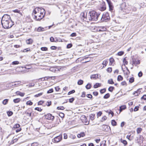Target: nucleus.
I'll list each match as a JSON object with an SVG mask.
<instances>
[{
	"mask_svg": "<svg viewBox=\"0 0 146 146\" xmlns=\"http://www.w3.org/2000/svg\"><path fill=\"white\" fill-rule=\"evenodd\" d=\"M109 61H110V62L111 63V64L114 62V60L113 58H111L109 59Z\"/></svg>",
	"mask_w": 146,
	"mask_h": 146,
	"instance_id": "45",
	"label": "nucleus"
},
{
	"mask_svg": "<svg viewBox=\"0 0 146 146\" xmlns=\"http://www.w3.org/2000/svg\"><path fill=\"white\" fill-rule=\"evenodd\" d=\"M88 14L87 13H82L81 15L83 17V20L88 22V20L87 19Z\"/></svg>",
	"mask_w": 146,
	"mask_h": 146,
	"instance_id": "8",
	"label": "nucleus"
},
{
	"mask_svg": "<svg viewBox=\"0 0 146 146\" xmlns=\"http://www.w3.org/2000/svg\"><path fill=\"white\" fill-rule=\"evenodd\" d=\"M108 83L110 84H114V82L112 79H110L108 80Z\"/></svg>",
	"mask_w": 146,
	"mask_h": 146,
	"instance_id": "27",
	"label": "nucleus"
},
{
	"mask_svg": "<svg viewBox=\"0 0 146 146\" xmlns=\"http://www.w3.org/2000/svg\"><path fill=\"white\" fill-rule=\"evenodd\" d=\"M101 86V84L100 83H96L95 84L94 86V88H97L98 87H100Z\"/></svg>",
	"mask_w": 146,
	"mask_h": 146,
	"instance_id": "25",
	"label": "nucleus"
},
{
	"mask_svg": "<svg viewBox=\"0 0 146 146\" xmlns=\"http://www.w3.org/2000/svg\"><path fill=\"white\" fill-rule=\"evenodd\" d=\"M114 89V87L113 86H110L108 88V90L109 91L112 92Z\"/></svg>",
	"mask_w": 146,
	"mask_h": 146,
	"instance_id": "31",
	"label": "nucleus"
},
{
	"mask_svg": "<svg viewBox=\"0 0 146 146\" xmlns=\"http://www.w3.org/2000/svg\"><path fill=\"white\" fill-rule=\"evenodd\" d=\"M111 124L113 126H115L117 125V122L114 120L111 121Z\"/></svg>",
	"mask_w": 146,
	"mask_h": 146,
	"instance_id": "26",
	"label": "nucleus"
},
{
	"mask_svg": "<svg viewBox=\"0 0 146 146\" xmlns=\"http://www.w3.org/2000/svg\"><path fill=\"white\" fill-rule=\"evenodd\" d=\"M9 99H5L2 102V104L4 105H6L9 101Z\"/></svg>",
	"mask_w": 146,
	"mask_h": 146,
	"instance_id": "23",
	"label": "nucleus"
},
{
	"mask_svg": "<svg viewBox=\"0 0 146 146\" xmlns=\"http://www.w3.org/2000/svg\"><path fill=\"white\" fill-rule=\"evenodd\" d=\"M141 99H143L144 100H146V95H144L141 98Z\"/></svg>",
	"mask_w": 146,
	"mask_h": 146,
	"instance_id": "61",
	"label": "nucleus"
},
{
	"mask_svg": "<svg viewBox=\"0 0 146 146\" xmlns=\"http://www.w3.org/2000/svg\"><path fill=\"white\" fill-rule=\"evenodd\" d=\"M102 127L103 128V130L104 131H107L108 130V127L107 126L105 125H102Z\"/></svg>",
	"mask_w": 146,
	"mask_h": 146,
	"instance_id": "19",
	"label": "nucleus"
},
{
	"mask_svg": "<svg viewBox=\"0 0 146 146\" xmlns=\"http://www.w3.org/2000/svg\"><path fill=\"white\" fill-rule=\"evenodd\" d=\"M1 23L3 27L6 29L11 27L13 25L12 21H3Z\"/></svg>",
	"mask_w": 146,
	"mask_h": 146,
	"instance_id": "2",
	"label": "nucleus"
},
{
	"mask_svg": "<svg viewBox=\"0 0 146 146\" xmlns=\"http://www.w3.org/2000/svg\"><path fill=\"white\" fill-rule=\"evenodd\" d=\"M91 85L90 84L88 83L86 86V88L87 89H89L91 88Z\"/></svg>",
	"mask_w": 146,
	"mask_h": 146,
	"instance_id": "30",
	"label": "nucleus"
},
{
	"mask_svg": "<svg viewBox=\"0 0 146 146\" xmlns=\"http://www.w3.org/2000/svg\"><path fill=\"white\" fill-rule=\"evenodd\" d=\"M11 17L9 15L7 14L4 15L2 17L1 22L3 21H11V20L10 19Z\"/></svg>",
	"mask_w": 146,
	"mask_h": 146,
	"instance_id": "4",
	"label": "nucleus"
},
{
	"mask_svg": "<svg viewBox=\"0 0 146 146\" xmlns=\"http://www.w3.org/2000/svg\"><path fill=\"white\" fill-rule=\"evenodd\" d=\"M121 141L122 143L125 145H126L127 144V142L125 140L121 139Z\"/></svg>",
	"mask_w": 146,
	"mask_h": 146,
	"instance_id": "39",
	"label": "nucleus"
},
{
	"mask_svg": "<svg viewBox=\"0 0 146 146\" xmlns=\"http://www.w3.org/2000/svg\"><path fill=\"white\" fill-rule=\"evenodd\" d=\"M74 100V98H72L69 100V102L70 103H72Z\"/></svg>",
	"mask_w": 146,
	"mask_h": 146,
	"instance_id": "46",
	"label": "nucleus"
},
{
	"mask_svg": "<svg viewBox=\"0 0 146 146\" xmlns=\"http://www.w3.org/2000/svg\"><path fill=\"white\" fill-rule=\"evenodd\" d=\"M126 108L125 105H123L121 106L119 108V111H121L125 109Z\"/></svg>",
	"mask_w": 146,
	"mask_h": 146,
	"instance_id": "20",
	"label": "nucleus"
},
{
	"mask_svg": "<svg viewBox=\"0 0 146 146\" xmlns=\"http://www.w3.org/2000/svg\"><path fill=\"white\" fill-rule=\"evenodd\" d=\"M75 92V90H73L70 92H69L68 93V95H70L71 94H73Z\"/></svg>",
	"mask_w": 146,
	"mask_h": 146,
	"instance_id": "43",
	"label": "nucleus"
},
{
	"mask_svg": "<svg viewBox=\"0 0 146 146\" xmlns=\"http://www.w3.org/2000/svg\"><path fill=\"white\" fill-rule=\"evenodd\" d=\"M41 15H40L39 14H37V15H34V18L36 20L40 21L43 18L41 17Z\"/></svg>",
	"mask_w": 146,
	"mask_h": 146,
	"instance_id": "9",
	"label": "nucleus"
},
{
	"mask_svg": "<svg viewBox=\"0 0 146 146\" xmlns=\"http://www.w3.org/2000/svg\"><path fill=\"white\" fill-rule=\"evenodd\" d=\"M110 96V94L109 93H107L104 96L103 98L104 99L108 98Z\"/></svg>",
	"mask_w": 146,
	"mask_h": 146,
	"instance_id": "29",
	"label": "nucleus"
},
{
	"mask_svg": "<svg viewBox=\"0 0 146 146\" xmlns=\"http://www.w3.org/2000/svg\"><path fill=\"white\" fill-rule=\"evenodd\" d=\"M57 109L58 110H64V108L63 106H61L60 107H58Z\"/></svg>",
	"mask_w": 146,
	"mask_h": 146,
	"instance_id": "41",
	"label": "nucleus"
},
{
	"mask_svg": "<svg viewBox=\"0 0 146 146\" xmlns=\"http://www.w3.org/2000/svg\"><path fill=\"white\" fill-rule=\"evenodd\" d=\"M124 53V52L123 51H120L118 52L117 54L118 56H120L123 55V54Z\"/></svg>",
	"mask_w": 146,
	"mask_h": 146,
	"instance_id": "48",
	"label": "nucleus"
},
{
	"mask_svg": "<svg viewBox=\"0 0 146 146\" xmlns=\"http://www.w3.org/2000/svg\"><path fill=\"white\" fill-rule=\"evenodd\" d=\"M134 80V78L133 77H131L129 79V82L131 83L133 82Z\"/></svg>",
	"mask_w": 146,
	"mask_h": 146,
	"instance_id": "36",
	"label": "nucleus"
},
{
	"mask_svg": "<svg viewBox=\"0 0 146 146\" xmlns=\"http://www.w3.org/2000/svg\"><path fill=\"white\" fill-rule=\"evenodd\" d=\"M117 80L118 81L122 80H123V78L121 75H119L117 77Z\"/></svg>",
	"mask_w": 146,
	"mask_h": 146,
	"instance_id": "28",
	"label": "nucleus"
},
{
	"mask_svg": "<svg viewBox=\"0 0 146 146\" xmlns=\"http://www.w3.org/2000/svg\"><path fill=\"white\" fill-rule=\"evenodd\" d=\"M7 113L9 116H11L13 114V112L11 111H9L7 112Z\"/></svg>",
	"mask_w": 146,
	"mask_h": 146,
	"instance_id": "33",
	"label": "nucleus"
},
{
	"mask_svg": "<svg viewBox=\"0 0 146 146\" xmlns=\"http://www.w3.org/2000/svg\"><path fill=\"white\" fill-rule=\"evenodd\" d=\"M106 30V28L105 27H99L97 29L98 31H104Z\"/></svg>",
	"mask_w": 146,
	"mask_h": 146,
	"instance_id": "10",
	"label": "nucleus"
},
{
	"mask_svg": "<svg viewBox=\"0 0 146 146\" xmlns=\"http://www.w3.org/2000/svg\"><path fill=\"white\" fill-rule=\"evenodd\" d=\"M106 4L104 2H103L102 4V6L100 7V9L101 11H103L106 10Z\"/></svg>",
	"mask_w": 146,
	"mask_h": 146,
	"instance_id": "12",
	"label": "nucleus"
},
{
	"mask_svg": "<svg viewBox=\"0 0 146 146\" xmlns=\"http://www.w3.org/2000/svg\"><path fill=\"white\" fill-rule=\"evenodd\" d=\"M143 75V73L141 71L139 72L138 74V76L139 77H141Z\"/></svg>",
	"mask_w": 146,
	"mask_h": 146,
	"instance_id": "58",
	"label": "nucleus"
},
{
	"mask_svg": "<svg viewBox=\"0 0 146 146\" xmlns=\"http://www.w3.org/2000/svg\"><path fill=\"white\" fill-rule=\"evenodd\" d=\"M33 103L31 101H28L26 102V104L27 105H32Z\"/></svg>",
	"mask_w": 146,
	"mask_h": 146,
	"instance_id": "40",
	"label": "nucleus"
},
{
	"mask_svg": "<svg viewBox=\"0 0 146 146\" xmlns=\"http://www.w3.org/2000/svg\"><path fill=\"white\" fill-rule=\"evenodd\" d=\"M62 139V136L59 135L55 137L53 139H52V141L54 143H57L60 142Z\"/></svg>",
	"mask_w": 146,
	"mask_h": 146,
	"instance_id": "5",
	"label": "nucleus"
},
{
	"mask_svg": "<svg viewBox=\"0 0 146 146\" xmlns=\"http://www.w3.org/2000/svg\"><path fill=\"white\" fill-rule=\"evenodd\" d=\"M20 99L19 98H17L15 99H14L13 100V102L15 103H18L20 101Z\"/></svg>",
	"mask_w": 146,
	"mask_h": 146,
	"instance_id": "24",
	"label": "nucleus"
},
{
	"mask_svg": "<svg viewBox=\"0 0 146 146\" xmlns=\"http://www.w3.org/2000/svg\"><path fill=\"white\" fill-rule=\"evenodd\" d=\"M141 91L140 90V89H138L137 91L134 92L133 93V94L135 95V96H138L139 94H140Z\"/></svg>",
	"mask_w": 146,
	"mask_h": 146,
	"instance_id": "14",
	"label": "nucleus"
},
{
	"mask_svg": "<svg viewBox=\"0 0 146 146\" xmlns=\"http://www.w3.org/2000/svg\"><path fill=\"white\" fill-rule=\"evenodd\" d=\"M19 63V62L18 61H15L12 62L13 65L17 64Z\"/></svg>",
	"mask_w": 146,
	"mask_h": 146,
	"instance_id": "60",
	"label": "nucleus"
},
{
	"mask_svg": "<svg viewBox=\"0 0 146 146\" xmlns=\"http://www.w3.org/2000/svg\"><path fill=\"white\" fill-rule=\"evenodd\" d=\"M14 82L15 83H16L13 85V86H15L17 85H20V84L21 83V82L20 81H16L13 82V83Z\"/></svg>",
	"mask_w": 146,
	"mask_h": 146,
	"instance_id": "32",
	"label": "nucleus"
},
{
	"mask_svg": "<svg viewBox=\"0 0 146 146\" xmlns=\"http://www.w3.org/2000/svg\"><path fill=\"white\" fill-rule=\"evenodd\" d=\"M44 102V101H40L38 102V105H42L43 104Z\"/></svg>",
	"mask_w": 146,
	"mask_h": 146,
	"instance_id": "63",
	"label": "nucleus"
},
{
	"mask_svg": "<svg viewBox=\"0 0 146 146\" xmlns=\"http://www.w3.org/2000/svg\"><path fill=\"white\" fill-rule=\"evenodd\" d=\"M90 78L92 79H96L98 78V75L96 74L92 75L90 76Z\"/></svg>",
	"mask_w": 146,
	"mask_h": 146,
	"instance_id": "16",
	"label": "nucleus"
},
{
	"mask_svg": "<svg viewBox=\"0 0 146 146\" xmlns=\"http://www.w3.org/2000/svg\"><path fill=\"white\" fill-rule=\"evenodd\" d=\"M72 46V44H67V48H71Z\"/></svg>",
	"mask_w": 146,
	"mask_h": 146,
	"instance_id": "59",
	"label": "nucleus"
},
{
	"mask_svg": "<svg viewBox=\"0 0 146 146\" xmlns=\"http://www.w3.org/2000/svg\"><path fill=\"white\" fill-rule=\"evenodd\" d=\"M20 126V125L19 124H16L15 125H14L13 128H19Z\"/></svg>",
	"mask_w": 146,
	"mask_h": 146,
	"instance_id": "37",
	"label": "nucleus"
},
{
	"mask_svg": "<svg viewBox=\"0 0 146 146\" xmlns=\"http://www.w3.org/2000/svg\"><path fill=\"white\" fill-rule=\"evenodd\" d=\"M55 76H48L46 77V78H47L46 79L48 80V79L51 78V79L52 80H54L55 79Z\"/></svg>",
	"mask_w": 146,
	"mask_h": 146,
	"instance_id": "51",
	"label": "nucleus"
},
{
	"mask_svg": "<svg viewBox=\"0 0 146 146\" xmlns=\"http://www.w3.org/2000/svg\"><path fill=\"white\" fill-rule=\"evenodd\" d=\"M76 36V34L75 33H72L70 36L71 37H74Z\"/></svg>",
	"mask_w": 146,
	"mask_h": 146,
	"instance_id": "57",
	"label": "nucleus"
},
{
	"mask_svg": "<svg viewBox=\"0 0 146 146\" xmlns=\"http://www.w3.org/2000/svg\"><path fill=\"white\" fill-rule=\"evenodd\" d=\"M142 131V129L141 128H137V131L138 134L140 133Z\"/></svg>",
	"mask_w": 146,
	"mask_h": 146,
	"instance_id": "38",
	"label": "nucleus"
},
{
	"mask_svg": "<svg viewBox=\"0 0 146 146\" xmlns=\"http://www.w3.org/2000/svg\"><path fill=\"white\" fill-rule=\"evenodd\" d=\"M41 13H40L39 14L41 15V17L43 18L44 17L45 14V11L43 8H42L41 11Z\"/></svg>",
	"mask_w": 146,
	"mask_h": 146,
	"instance_id": "15",
	"label": "nucleus"
},
{
	"mask_svg": "<svg viewBox=\"0 0 146 146\" xmlns=\"http://www.w3.org/2000/svg\"><path fill=\"white\" fill-rule=\"evenodd\" d=\"M100 14L94 11H90L88 14L87 19L89 21H96L98 20Z\"/></svg>",
	"mask_w": 146,
	"mask_h": 146,
	"instance_id": "1",
	"label": "nucleus"
},
{
	"mask_svg": "<svg viewBox=\"0 0 146 146\" xmlns=\"http://www.w3.org/2000/svg\"><path fill=\"white\" fill-rule=\"evenodd\" d=\"M107 71L109 72H111L112 71V69L111 68H108L107 69Z\"/></svg>",
	"mask_w": 146,
	"mask_h": 146,
	"instance_id": "52",
	"label": "nucleus"
},
{
	"mask_svg": "<svg viewBox=\"0 0 146 146\" xmlns=\"http://www.w3.org/2000/svg\"><path fill=\"white\" fill-rule=\"evenodd\" d=\"M106 89L104 88L103 89L100 90V92L101 94H102L105 93L106 92Z\"/></svg>",
	"mask_w": 146,
	"mask_h": 146,
	"instance_id": "34",
	"label": "nucleus"
},
{
	"mask_svg": "<svg viewBox=\"0 0 146 146\" xmlns=\"http://www.w3.org/2000/svg\"><path fill=\"white\" fill-rule=\"evenodd\" d=\"M108 63V62L107 60H105L103 62L102 64L104 65H105V66H106L107 65Z\"/></svg>",
	"mask_w": 146,
	"mask_h": 146,
	"instance_id": "47",
	"label": "nucleus"
},
{
	"mask_svg": "<svg viewBox=\"0 0 146 146\" xmlns=\"http://www.w3.org/2000/svg\"><path fill=\"white\" fill-rule=\"evenodd\" d=\"M108 4L109 7V10L110 11H112L113 10V4L110 0H106Z\"/></svg>",
	"mask_w": 146,
	"mask_h": 146,
	"instance_id": "7",
	"label": "nucleus"
},
{
	"mask_svg": "<svg viewBox=\"0 0 146 146\" xmlns=\"http://www.w3.org/2000/svg\"><path fill=\"white\" fill-rule=\"evenodd\" d=\"M37 14V11L35 9L33 10V17L34 18V15L36 14Z\"/></svg>",
	"mask_w": 146,
	"mask_h": 146,
	"instance_id": "42",
	"label": "nucleus"
},
{
	"mask_svg": "<svg viewBox=\"0 0 146 146\" xmlns=\"http://www.w3.org/2000/svg\"><path fill=\"white\" fill-rule=\"evenodd\" d=\"M49 70L53 72H58L59 71V69L57 68L51 67L49 69Z\"/></svg>",
	"mask_w": 146,
	"mask_h": 146,
	"instance_id": "11",
	"label": "nucleus"
},
{
	"mask_svg": "<svg viewBox=\"0 0 146 146\" xmlns=\"http://www.w3.org/2000/svg\"><path fill=\"white\" fill-rule=\"evenodd\" d=\"M95 115L94 114H91L89 115L90 119L92 121L94 119Z\"/></svg>",
	"mask_w": 146,
	"mask_h": 146,
	"instance_id": "21",
	"label": "nucleus"
},
{
	"mask_svg": "<svg viewBox=\"0 0 146 146\" xmlns=\"http://www.w3.org/2000/svg\"><path fill=\"white\" fill-rule=\"evenodd\" d=\"M47 27H46L44 28H43L40 27L37 29V31L38 32L43 31L46 30Z\"/></svg>",
	"mask_w": 146,
	"mask_h": 146,
	"instance_id": "13",
	"label": "nucleus"
},
{
	"mask_svg": "<svg viewBox=\"0 0 146 146\" xmlns=\"http://www.w3.org/2000/svg\"><path fill=\"white\" fill-rule=\"evenodd\" d=\"M110 19V17L109 16V14L108 12H106L104 13L101 18V22L105 21L107 22Z\"/></svg>",
	"mask_w": 146,
	"mask_h": 146,
	"instance_id": "3",
	"label": "nucleus"
},
{
	"mask_svg": "<svg viewBox=\"0 0 146 146\" xmlns=\"http://www.w3.org/2000/svg\"><path fill=\"white\" fill-rule=\"evenodd\" d=\"M33 40L31 39H29L26 40V42L27 44H31L33 42Z\"/></svg>",
	"mask_w": 146,
	"mask_h": 146,
	"instance_id": "18",
	"label": "nucleus"
},
{
	"mask_svg": "<svg viewBox=\"0 0 146 146\" xmlns=\"http://www.w3.org/2000/svg\"><path fill=\"white\" fill-rule=\"evenodd\" d=\"M13 82H12V83H10L8 84H7V86H8V87H11L12 86H13Z\"/></svg>",
	"mask_w": 146,
	"mask_h": 146,
	"instance_id": "55",
	"label": "nucleus"
},
{
	"mask_svg": "<svg viewBox=\"0 0 146 146\" xmlns=\"http://www.w3.org/2000/svg\"><path fill=\"white\" fill-rule=\"evenodd\" d=\"M16 94L17 95H19L22 97H23L25 94L24 93L21 92L19 91L16 92Z\"/></svg>",
	"mask_w": 146,
	"mask_h": 146,
	"instance_id": "17",
	"label": "nucleus"
},
{
	"mask_svg": "<svg viewBox=\"0 0 146 146\" xmlns=\"http://www.w3.org/2000/svg\"><path fill=\"white\" fill-rule=\"evenodd\" d=\"M83 81L81 80H79L78 82V84L79 85H81L83 84Z\"/></svg>",
	"mask_w": 146,
	"mask_h": 146,
	"instance_id": "35",
	"label": "nucleus"
},
{
	"mask_svg": "<svg viewBox=\"0 0 146 146\" xmlns=\"http://www.w3.org/2000/svg\"><path fill=\"white\" fill-rule=\"evenodd\" d=\"M43 94V92L40 93L38 94H36V95H35V96L36 97H39V96H40L42 95Z\"/></svg>",
	"mask_w": 146,
	"mask_h": 146,
	"instance_id": "49",
	"label": "nucleus"
},
{
	"mask_svg": "<svg viewBox=\"0 0 146 146\" xmlns=\"http://www.w3.org/2000/svg\"><path fill=\"white\" fill-rule=\"evenodd\" d=\"M59 115L61 117H64V114L62 113H60L59 114Z\"/></svg>",
	"mask_w": 146,
	"mask_h": 146,
	"instance_id": "56",
	"label": "nucleus"
},
{
	"mask_svg": "<svg viewBox=\"0 0 146 146\" xmlns=\"http://www.w3.org/2000/svg\"><path fill=\"white\" fill-rule=\"evenodd\" d=\"M51 104V101H48L46 102V105L48 106H50V105Z\"/></svg>",
	"mask_w": 146,
	"mask_h": 146,
	"instance_id": "54",
	"label": "nucleus"
},
{
	"mask_svg": "<svg viewBox=\"0 0 146 146\" xmlns=\"http://www.w3.org/2000/svg\"><path fill=\"white\" fill-rule=\"evenodd\" d=\"M53 90L52 88L50 89L47 92V93L49 94L53 92Z\"/></svg>",
	"mask_w": 146,
	"mask_h": 146,
	"instance_id": "53",
	"label": "nucleus"
},
{
	"mask_svg": "<svg viewBox=\"0 0 146 146\" xmlns=\"http://www.w3.org/2000/svg\"><path fill=\"white\" fill-rule=\"evenodd\" d=\"M42 8H35L36 10L37 11V14H40V13H41V10Z\"/></svg>",
	"mask_w": 146,
	"mask_h": 146,
	"instance_id": "22",
	"label": "nucleus"
},
{
	"mask_svg": "<svg viewBox=\"0 0 146 146\" xmlns=\"http://www.w3.org/2000/svg\"><path fill=\"white\" fill-rule=\"evenodd\" d=\"M35 110H37L39 111H42V109L38 107L35 108Z\"/></svg>",
	"mask_w": 146,
	"mask_h": 146,
	"instance_id": "50",
	"label": "nucleus"
},
{
	"mask_svg": "<svg viewBox=\"0 0 146 146\" xmlns=\"http://www.w3.org/2000/svg\"><path fill=\"white\" fill-rule=\"evenodd\" d=\"M41 50L42 51H45L48 50V48L46 47H42L41 48Z\"/></svg>",
	"mask_w": 146,
	"mask_h": 146,
	"instance_id": "44",
	"label": "nucleus"
},
{
	"mask_svg": "<svg viewBox=\"0 0 146 146\" xmlns=\"http://www.w3.org/2000/svg\"><path fill=\"white\" fill-rule=\"evenodd\" d=\"M86 96L88 98H92V95H91V94H87L86 95Z\"/></svg>",
	"mask_w": 146,
	"mask_h": 146,
	"instance_id": "64",
	"label": "nucleus"
},
{
	"mask_svg": "<svg viewBox=\"0 0 146 146\" xmlns=\"http://www.w3.org/2000/svg\"><path fill=\"white\" fill-rule=\"evenodd\" d=\"M44 117L46 119L51 120H53L54 118V116L52 115L51 114L49 113L45 115Z\"/></svg>",
	"mask_w": 146,
	"mask_h": 146,
	"instance_id": "6",
	"label": "nucleus"
},
{
	"mask_svg": "<svg viewBox=\"0 0 146 146\" xmlns=\"http://www.w3.org/2000/svg\"><path fill=\"white\" fill-rule=\"evenodd\" d=\"M139 107L138 106H135L134 109V111H138L139 110Z\"/></svg>",
	"mask_w": 146,
	"mask_h": 146,
	"instance_id": "62",
	"label": "nucleus"
}]
</instances>
